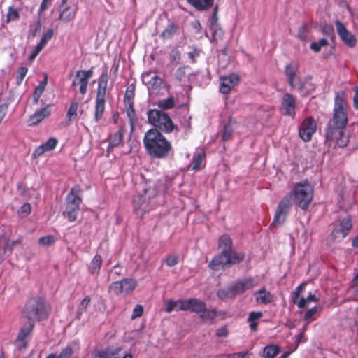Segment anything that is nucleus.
I'll use <instances>...</instances> for the list:
<instances>
[{
	"mask_svg": "<svg viewBox=\"0 0 358 358\" xmlns=\"http://www.w3.org/2000/svg\"><path fill=\"white\" fill-rule=\"evenodd\" d=\"M50 312V306L40 297L31 298L27 302L24 310V339L32 331L35 321L47 318Z\"/></svg>",
	"mask_w": 358,
	"mask_h": 358,
	"instance_id": "nucleus-2",
	"label": "nucleus"
},
{
	"mask_svg": "<svg viewBox=\"0 0 358 358\" xmlns=\"http://www.w3.org/2000/svg\"><path fill=\"white\" fill-rule=\"evenodd\" d=\"M122 136L123 132L121 130H118L117 131L115 132L108 138L109 146L110 148L117 146L122 142Z\"/></svg>",
	"mask_w": 358,
	"mask_h": 358,
	"instance_id": "nucleus-35",
	"label": "nucleus"
},
{
	"mask_svg": "<svg viewBox=\"0 0 358 358\" xmlns=\"http://www.w3.org/2000/svg\"><path fill=\"white\" fill-rule=\"evenodd\" d=\"M122 348L119 347H110L99 351L96 358H119L122 354Z\"/></svg>",
	"mask_w": 358,
	"mask_h": 358,
	"instance_id": "nucleus-25",
	"label": "nucleus"
},
{
	"mask_svg": "<svg viewBox=\"0 0 358 358\" xmlns=\"http://www.w3.org/2000/svg\"><path fill=\"white\" fill-rule=\"evenodd\" d=\"M262 317V313L260 311L255 312L252 311L250 313L248 322L250 324V327L254 331L257 330V320H259Z\"/></svg>",
	"mask_w": 358,
	"mask_h": 358,
	"instance_id": "nucleus-31",
	"label": "nucleus"
},
{
	"mask_svg": "<svg viewBox=\"0 0 358 358\" xmlns=\"http://www.w3.org/2000/svg\"><path fill=\"white\" fill-rule=\"evenodd\" d=\"M292 205V196H285L280 202L275 211V217L272 224L278 225L282 224L285 220L288 211Z\"/></svg>",
	"mask_w": 358,
	"mask_h": 358,
	"instance_id": "nucleus-10",
	"label": "nucleus"
},
{
	"mask_svg": "<svg viewBox=\"0 0 358 358\" xmlns=\"http://www.w3.org/2000/svg\"><path fill=\"white\" fill-rule=\"evenodd\" d=\"M51 4V0H43L39 7L38 13H41L45 10Z\"/></svg>",
	"mask_w": 358,
	"mask_h": 358,
	"instance_id": "nucleus-62",
	"label": "nucleus"
},
{
	"mask_svg": "<svg viewBox=\"0 0 358 358\" xmlns=\"http://www.w3.org/2000/svg\"><path fill=\"white\" fill-rule=\"evenodd\" d=\"M219 248L221 252L229 254H242L232 250V241L231 238L226 234L222 235L219 239Z\"/></svg>",
	"mask_w": 358,
	"mask_h": 358,
	"instance_id": "nucleus-24",
	"label": "nucleus"
},
{
	"mask_svg": "<svg viewBox=\"0 0 358 358\" xmlns=\"http://www.w3.org/2000/svg\"><path fill=\"white\" fill-rule=\"evenodd\" d=\"M43 48L37 44V45H36V47L34 48V51L29 55V60L33 61L38 55V53L42 50Z\"/></svg>",
	"mask_w": 358,
	"mask_h": 358,
	"instance_id": "nucleus-61",
	"label": "nucleus"
},
{
	"mask_svg": "<svg viewBox=\"0 0 358 358\" xmlns=\"http://www.w3.org/2000/svg\"><path fill=\"white\" fill-rule=\"evenodd\" d=\"M41 29V24L39 22H36L31 27V29L30 30V34L31 36H35L36 33L39 31Z\"/></svg>",
	"mask_w": 358,
	"mask_h": 358,
	"instance_id": "nucleus-63",
	"label": "nucleus"
},
{
	"mask_svg": "<svg viewBox=\"0 0 358 358\" xmlns=\"http://www.w3.org/2000/svg\"><path fill=\"white\" fill-rule=\"evenodd\" d=\"M136 287V281L133 279H124L116 281L110 285V290L116 295H126Z\"/></svg>",
	"mask_w": 358,
	"mask_h": 358,
	"instance_id": "nucleus-13",
	"label": "nucleus"
},
{
	"mask_svg": "<svg viewBox=\"0 0 358 358\" xmlns=\"http://www.w3.org/2000/svg\"><path fill=\"white\" fill-rule=\"evenodd\" d=\"M205 157V154L203 152H199L196 154L192 159L189 167L192 168L194 171H197L201 168L203 159Z\"/></svg>",
	"mask_w": 358,
	"mask_h": 358,
	"instance_id": "nucleus-36",
	"label": "nucleus"
},
{
	"mask_svg": "<svg viewBox=\"0 0 358 358\" xmlns=\"http://www.w3.org/2000/svg\"><path fill=\"white\" fill-rule=\"evenodd\" d=\"M53 35V30L49 29L45 34H43L41 41L38 43L42 48H44L47 42L52 38Z\"/></svg>",
	"mask_w": 358,
	"mask_h": 358,
	"instance_id": "nucleus-52",
	"label": "nucleus"
},
{
	"mask_svg": "<svg viewBox=\"0 0 358 358\" xmlns=\"http://www.w3.org/2000/svg\"><path fill=\"white\" fill-rule=\"evenodd\" d=\"M296 107V99L292 94L286 93L283 95L281 101V112L283 115L292 118L295 116Z\"/></svg>",
	"mask_w": 358,
	"mask_h": 358,
	"instance_id": "nucleus-17",
	"label": "nucleus"
},
{
	"mask_svg": "<svg viewBox=\"0 0 358 358\" xmlns=\"http://www.w3.org/2000/svg\"><path fill=\"white\" fill-rule=\"evenodd\" d=\"M292 193L294 200L301 208H308L313 196V189L308 182H299L294 185Z\"/></svg>",
	"mask_w": 358,
	"mask_h": 358,
	"instance_id": "nucleus-6",
	"label": "nucleus"
},
{
	"mask_svg": "<svg viewBox=\"0 0 358 358\" xmlns=\"http://www.w3.org/2000/svg\"><path fill=\"white\" fill-rule=\"evenodd\" d=\"M297 67L296 66L290 64L286 66L285 73L289 85H292L296 82L297 78L300 77L296 76Z\"/></svg>",
	"mask_w": 358,
	"mask_h": 358,
	"instance_id": "nucleus-27",
	"label": "nucleus"
},
{
	"mask_svg": "<svg viewBox=\"0 0 358 358\" xmlns=\"http://www.w3.org/2000/svg\"><path fill=\"white\" fill-rule=\"evenodd\" d=\"M90 302V297L86 296L79 303L76 312V317L80 319L82 315L87 310L88 305Z\"/></svg>",
	"mask_w": 358,
	"mask_h": 358,
	"instance_id": "nucleus-37",
	"label": "nucleus"
},
{
	"mask_svg": "<svg viewBox=\"0 0 358 358\" xmlns=\"http://www.w3.org/2000/svg\"><path fill=\"white\" fill-rule=\"evenodd\" d=\"M344 93L339 92L335 97L334 115L325 129L326 142L331 145L335 142L340 148H345L350 141V136L345 134V126L348 124V115L345 108Z\"/></svg>",
	"mask_w": 358,
	"mask_h": 358,
	"instance_id": "nucleus-1",
	"label": "nucleus"
},
{
	"mask_svg": "<svg viewBox=\"0 0 358 358\" xmlns=\"http://www.w3.org/2000/svg\"><path fill=\"white\" fill-rule=\"evenodd\" d=\"M177 31V27L173 24H169L162 34V36L164 38L172 37Z\"/></svg>",
	"mask_w": 358,
	"mask_h": 358,
	"instance_id": "nucleus-44",
	"label": "nucleus"
},
{
	"mask_svg": "<svg viewBox=\"0 0 358 358\" xmlns=\"http://www.w3.org/2000/svg\"><path fill=\"white\" fill-rule=\"evenodd\" d=\"M206 303L197 299H190L185 300V310H189L196 313H200L205 309Z\"/></svg>",
	"mask_w": 358,
	"mask_h": 358,
	"instance_id": "nucleus-22",
	"label": "nucleus"
},
{
	"mask_svg": "<svg viewBox=\"0 0 358 358\" xmlns=\"http://www.w3.org/2000/svg\"><path fill=\"white\" fill-rule=\"evenodd\" d=\"M233 132V127L231 124V123H229L224 127L223 134H222V139L224 141H228L230 139L231 134Z\"/></svg>",
	"mask_w": 358,
	"mask_h": 358,
	"instance_id": "nucleus-53",
	"label": "nucleus"
},
{
	"mask_svg": "<svg viewBox=\"0 0 358 358\" xmlns=\"http://www.w3.org/2000/svg\"><path fill=\"white\" fill-rule=\"evenodd\" d=\"M19 14L16 9L10 7L8 8L7 15H6V21L7 22L12 21V20H16L19 18Z\"/></svg>",
	"mask_w": 358,
	"mask_h": 358,
	"instance_id": "nucleus-51",
	"label": "nucleus"
},
{
	"mask_svg": "<svg viewBox=\"0 0 358 358\" xmlns=\"http://www.w3.org/2000/svg\"><path fill=\"white\" fill-rule=\"evenodd\" d=\"M50 106L46 105L43 108L37 110L28 120L29 126H34L42 122L45 117L50 115Z\"/></svg>",
	"mask_w": 358,
	"mask_h": 358,
	"instance_id": "nucleus-20",
	"label": "nucleus"
},
{
	"mask_svg": "<svg viewBox=\"0 0 358 358\" xmlns=\"http://www.w3.org/2000/svg\"><path fill=\"white\" fill-rule=\"evenodd\" d=\"M105 102L106 101H96L94 118L96 123L100 121L103 115L105 110Z\"/></svg>",
	"mask_w": 358,
	"mask_h": 358,
	"instance_id": "nucleus-34",
	"label": "nucleus"
},
{
	"mask_svg": "<svg viewBox=\"0 0 358 358\" xmlns=\"http://www.w3.org/2000/svg\"><path fill=\"white\" fill-rule=\"evenodd\" d=\"M279 352V347L277 345H269L264 348L262 357L264 358H274Z\"/></svg>",
	"mask_w": 358,
	"mask_h": 358,
	"instance_id": "nucleus-33",
	"label": "nucleus"
},
{
	"mask_svg": "<svg viewBox=\"0 0 358 358\" xmlns=\"http://www.w3.org/2000/svg\"><path fill=\"white\" fill-rule=\"evenodd\" d=\"M243 259V254H229L221 252L210 262L208 266L213 271H218L225 266L238 264Z\"/></svg>",
	"mask_w": 358,
	"mask_h": 358,
	"instance_id": "nucleus-9",
	"label": "nucleus"
},
{
	"mask_svg": "<svg viewBox=\"0 0 358 358\" xmlns=\"http://www.w3.org/2000/svg\"><path fill=\"white\" fill-rule=\"evenodd\" d=\"M142 82L148 90L158 89L162 84V79L159 76L156 70L150 69L145 71L141 76Z\"/></svg>",
	"mask_w": 358,
	"mask_h": 358,
	"instance_id": "nucleus-14",
	"label": "nucleus"
},
{
	"mask_svg": "<svg viewBox=\"0 0 358 358\" xmlns=\"http://www.w3.org/2000/svg\"><path fill=\"white\" fill-rule=\"evenodd\" d=\"M48 83L47 75H45L43 80L36 87L34 92L32 95V100L34 103H36L43 93Z\"/></svg>",
	"mask_w": 358,
	"mask_h": 358,
	"instance_id": "nucleus-26",
	"label": "nucleus"
},
{
	"mask_svg": "<svg viewBox=\"0 0 358 358\" xmlns=\"http://www.w3.org/2000/svg\"><path fill=\"white\" fill-rule=\"evenodd\" d=\"M200 317L204 321H213L216 317V311L215 310H208L206 309V306H205V309L201 313H200Z\"/></svg>",
	"mask_w": 358,
	"mask_h": 358,
	"instance_id": "nucleus-39",
	"label": "nucleus"
},
{
	"mask_svg": "<svg viewBox=\"0 0 358 358\" xmlns=\"http://www.w3.org/2000/svg\"><path fill=\"white\" fill-rule=\"evenodd\" d=\"M108 75L107 71L102 73L99 78L98 87L101 89H106L108 85Z\"/></svg>",
	"mask_w": 358,
	"mask_h": 358,
	"instance_id": "nucleus-50",
	"label": "nucleus"
},
{
	"mask_svg": "<svg viewBox=\"0 0 358 358\" xmlns=\"http://www.w3.org/2000/svg\"><path fill=\"white\" fill-rule=\"evenodd\" d=\"M187 1L196 9L200 10L208 9L213 3V0H187Z\"/></svg>",
	"mask_w": 358,
	"mask_h": 358,
	"instance_id": "nucleus-28",
	"label": "nucleus"
},
{
	"mask_svg": "<svg viewBox=\"0 0 358 358\" xmlns=\"http://www.w3.org/2000/svg\"><path fill=\"white\" fill-rule=\"evenodd\" d=\"M317 124L312 117L305 119L301 123L299 134L300 137L306 142L309 141L313 134L316 131Z\"/></svg>",
	"mask_w": 358,
	"mask_h": 358,
	"instance_id": "nucleus-15",
	"label": "nucleus"
},
{
	"mask_svg": "<svg viewBox=\"0 0 358 358\" xmlns=\"http://www.w3.org/2000/svg\"><path fill=\"white\" fill-rule=\"evenodd\" d=\"M175 100L173 97L162 99L157 102L158 107L162 110L171 109L175 106Z\"/></svg>",
	"mask_w": 358,
	"mask_h": 358,
	"instance_id": "nucleus-38",
	"label": "nucleus"
},
{
	"mask_svg": "<svg viewBox=\"0 0 358 358\" xmlns=\"http://www.w3.org/2000/svg\"><path fill=\"white\" fill-rule=\"evenodd\" d=\"M183 306H185V300H179L176 301L169 300L166 303V311L169 313L173 310H185V308H182Z\"/></svg>",
	"mask_w": 358,
	"mask_h": 358,
	"instance_id": "nucleus-29",
	"label": "nucleus"
},
{
	"mask_svg": "<svg viewBox=\"0 0 358 358\" xmlns=\"http://www.w3.org/2000/svg\"><path fill=\"white\" fill-rule=\"evenodd\" d=\"M302 95H308L315 90V85L311 82V77L307 76L303 78H297L296 82L292 85Z\"/></svg>",
	"mask_w": 358,
	"mask_h": 358,
	"instance_id": "nucleus-18",
	"label": "nucleus"
},
{
	"mask_svg": "<svg viewBox=\"0 0 358 358\" xmlns=\"http://www.w3.org/2000/svg\"><path fill=\"white\" fill-rule=\"evenodd\" d=\"M157 194V190L153 184L149 183L144 185L142 190L134 199V213L138 216H143L153 208L157 204L155 201Z\"/></svg>",
	"mask_w": 358,
	"mask_h": 358,
	"instance_id": "nucleus-4",
	"label": "nucleus"
},
{
	"mask_svg": "<svg viewBox=\"0 0 358 358\" xmlns=\"http://www.w3.org/2000/svg\"><path fill=\"white\" fill-rule=\"evenodd\" d=\"M76 15V11H71L69 8H64L59 13V18L62 20L70 21L74 18Z\"/></svg>",
	"mask_w": 358,
	"mask_h": 358,
	"instance_id": "nucleus-41",
	"label": "nucleus"
},
{
	"mask_svg": "<svg viewBox=\"0 0 358 358\" xmlns=\"http://www.w3.org/2000/svg\"><path fill=\"white\" fill-rule=\"evenodd\" d=\"M55 242V236L52 235H48L43 237H41L38 240V243L41 245L43 246H50L52 244H54Z\"/></svg>",
	"mask_w": 358,
	"mask_h": 358,
	"instance_id": "nucleus-48",
	"label": "nucleus"
},
{
	"mask_svg": "<svg viewBox=\"0 0 358 358\" xmlns=\"http://www.w3.org/2000/svg\"><path fill=\"white\" fill-rule=\"evenodd\" d=\"M303 285H300L296 288V289L293 292L292 301L294 303H296L298 301V300L300 299L299 295H300V293L303 291Z\"/></svg>",
	"mask_w": 358,
	"mask_h": 358,
	"instance_id": "nucleus-57",
	"label": "nucleus"
},
{
	"mask_svg": "<svg viewBox=\"0 0 358 358\" xmlns=\"http://www.w3.org/2000/svg\"><path fill=\"white\" fill-rule=\"evenodd\" d=\"M257 285V281L252 278H247L236 280L225 288L217 291V295L220 299H233L243 294Z\"/></svg>",
	"mask_w": 358,
	"mask_h": 358,
	"instance_id": "nucleus-5",
	"label": "nucleus"
},
{
	"mask_svg": "<svg viewBox=\"0 0 358 358\" xmlns=\"http://www.w3.org/2000/svg\"><path fill=\"white\" fill-rule=\"evenodd\" d=\"M239 78L236 74H230L220 78V91L227 94L238 84Z\"/></svg>",
	"mask_w": 358,
	"mask_h": 358,
	"instance_id": "nucleus-19",
	"label": "nucleus"
},
{
	"mask_svg": "<svg viewBox=\"0 0 358 358\" xmlns=\"http://www.w3.org/2000/svg\"><path fill=\"white\" fill-rule=\"evenodd\" d=\"M143 142L148 152L153 157H165L171 150V143L156 129H151L145 133Z\"/></svg>",
	"mask_w": 358,
	"mask_h": 358,
	"instance_id": "nucleus-3",
	"label": "nucleus"
},
{
	"mask_svg": "<svg viewBox=\"0 0 358 358\" xmlns=\"http://www.w3.org/2000/svg\"><path fill=\"white\" fill-rule=\"evenodd\" d=\"M106 94V89H101V88L98 87L96 101H106V99H105Z\"/></svg>",
	"mask_w": 358,
	"mask_h": 358,
	"instance_id": "nucleus-58",
	"label": "nucleus"
},
{
	"mask_svg": "<svg viewBox=\"0 0 358 358\" xmlns=\"http://www.w3.org/2000/svg\"><path fill=\"white\" fill-rule=\"evenodd\" d=\"M178 256L174 255H170L167 256L166 259V263L168 266L172 267L176 266L178 263Z\"/></svg>",
	"mask_w": 358,
	"mask_h": 358,
	"instance_id": "nucleus-55",
	"label": "nucleus"
},
{
	"mask_svg": "<svg viewBox=\"0 0 358 358\" xmlns=\"http://www.w3.org/2000/svg\"><path fill=\"white\" fill-rule=\"evenodd\" d=\"M150 124L166 132H171L174 124L167 113L157 109L150 110L147 113Z\"/></svg>",
	"mask_w": 358,
	"mask_h": 358,
	"instance_id": "nucleus-7",
	"label": "nucleus"
},
{
	"mask_svg": "<svg viewBox=\"0 0 358 358\" xmlns=\"http://www.w3.org/2000/svg\"><path fill=\"white\" fill-rule=\"evenodd\" d=\"M169 59L171 63L178 64L180 61V53L178 50L173 49L170 52Z\"/></svg>",
	"mask_w": 358,
	"mask_h": 358,
	"instance_id": "nucleus-49",
	"label": "nucleus"
},
{
	"mask_svg": "<svg viewBox=\"0 0 358 358\" xmlns=\"http://www.w3.org/2000/svg\"><path fill=\"white\" fill-rule=\"evenodd\" d=\"M250 353L248 351L241 352L230 355L229 358H249Z\"/></svg>",
	"mask_w": 358,
	"mask_h": 358,
	"instance_id": "nucleus-60",
	"label": "nucleus"
},
{
	"mask_svg": "<svg viewBox=\"0 0 358 358\" xmlns=\"http://www.w3.org/2000/svg\"><path fill=\"white\" fill-rule=\"evenodd\" d=\"M187 67H180L176 72V77L180 81H185Z\"/></svg>",
	"mask_w": 358,
	"mask_h": 358,
	"instance_id": "nucleus-54",
	"label": "nucleus"
},
{
	"mask_svg": "<svg viewBox=\"0 0 358 358\" xmlns=\"http://www.w3.org/2000/svg\"><path fill=\"white\" fill-rule=\"evenodd\" d=\"M92 75L93 71L92 69L87 71H77L75 78L72 82V86L78 87L80 93L83 95L87 93L89 80L92 78Z\"/></svg>",
	"mask_w": 358,
	"mask_h": 358,
	"instance_id": "nucleus-11",
	"label": "nucleus"
},
{
	"mask_svg": "<svg viewBox=\"0 0 358 358\" xmlns=\"http://www.w3.org/2000/svg\"><path fill=\"white\" fill-rule=\"evenodd\" d=\"M78 108V102H72L66 113V117L69 121L75 120L77 117V110Z\"/></svg>",
	"mask_w": 358,
	"mask_h": 358,
	"instance_id": "nucleus-40",
	"label": "nucleus"
},
{
	"mask_svg": "<svg viewBox=\"0 0 358 358\" xmlns=\"http://www.w3.org/2000/svg\"><path fill=\"white\" fill-rule=\"evenodd\" d=\"M72 352L71 348L66 347L59 355L50 354L46 358H69Z\"/></svg>",
	"mask_w": 358,
	"mask_h": 358,
	"instance_id": "nucleus-43",
	"label": "nucleus"
},
{
	"mask_svg": "<svg viewBox=\"0 0 358 358\" xmlns=\"http://www.w3.org/2000/svg\"><path fill=\"white\" fill-rule=\"evenodd\" d=\"M216 335L220 338H226L228 336V329L226 326L218 328L216 331Z\"/></svg>",
	"mask_w": 358,
	"mask_h": 358,
	"instance_id": "nucleus-59",
	"label": "nucleus"
},
{
	"mask_svg": "<svg viewBox=\"0 0 358 358\" xmlns=\"http://www.w3.org/2000/svg\"><path fill=\"white\" fill-rule=\"evenodd\" d=\"M317 312V306H315L308 310H307L303 316V320L307 322V323H310V322L315 320V315Z\"/></svg>",
	"mask_w": 358,
	"mask_h": 358,
	"instance_id": "nucleus-46",
	"label": "nucleus"
},
{
	"mask_svg": "<svg viewBox=\"0 0 358 358\" xmlns=\"http://www.w3.org/2000/svg\"><path fill=\"white\" fill-rule=\"evenodd\" d=\"M81 203L80 189L78 186L71 188L66 196V206L65 213L69 222L76 220Z\"/></svg>",
	"mask_w": 358,
	"mask_h": 358,
	"instance_id": "nucleus-8",
	"label": "nucleus"
},
{
	"mask_svg": "<svg viewBox=\"0 0 358 358\" xmlns=\"http://www.w3.org/2000/svg\"><path fill=\"white\" fill-rule=\"evenodd\" d=\"M143 306L139 304L136 305L133 310L131 319L134 320V319L141 317L143 315Z\"/></svg>",
	"mask_w": 358,
	"mask_h": 358,
	"instance_id": "nucleus-56",
	"label": "nucleus"
},
{
	"mask_svg": "<svg viewBox=\"0 0 358 358\" xmlns=\"http://www.w3.org/2000/svg\"><path fill=\"white\" fill-rule=\"evenodd\" d=\"M352 227V221L350 217L344 218L340 224L332 231L330 238L333 241H340L344 238Z\"/></svg>",
	"mask_w": 358,
	"mask_h": 358,
	"instance_id": "nucleus-16",
	"label": "nucleus"
},
{
	"mask_svg": "<svg viewBox=\"0 0 358 358\" xmlns=\"http://www.w3.org/2000/svg\"><path fill=\"white\" fill-rule=\"evenodd\" d=\"M127 116L129 119L131 127H133L136 121V113L134 109V104L131 106H125Z\"/></svg>",
	"mask_w": 358,
	"mask_h": 358,
	"instance_id": "nucleus-47",
	"label": "nucleus"
},
{
	"mask_svg": "<svg viewBox=\"0 0 358 358\" xmlns=\"http://www.w3.org/2000/svg\"><path fill=\"white\" fill-rule=\"evenodd\" d=\"M355 94L353 98L354 107L358 108V87L355 88Z\"/></svg>",
	"mask_w": 358,
	"mask_h": 358,
	"instance_id": "nucleus-64",
	"label": "nucleus"
},
{
	"mask_svg": "<svg viewBox=\"0 0 358 358\" xmlns=\"http://www.w3.org/2000/svg\"><path fill=\"white\" fill-rule=\"evenodd\" d=\"M327 44H328L327 40L325 38H322L317 42H313L310 44V48L314 52H318L321 50V48L322 47L327 45Z\"/></svg>",
	"mask_w": 358,
	"mask_h": 358,
	"instance_id": "nucleus-45",
	"label": "nucleus"
},
{
	"mask_svg": "<svg viewBox=\"0 0 358 358\" xmlns=\"http://www.w3.org/2000/svg\"><path fill=\"white\" fill-rule=\"evenodd\" d=\"M319 298L314 294L310 293L306 298H301L296 303L299 308H305L308 306L310 302H317Z\"/></svg>",
	"mask_w": 358,
	"mask_h": 358,
	"instance_id": "nucleus-32",
	"label": "nucleus"
},
{
	"mask_svg": "<svg viewBox=\"0 0 358 358\" xmlns=\"http://www.w3.org/2000/svg\"><path fill=\"white\" fill-rule=\"evenodd\" d=\"M255 302L259 305H267L273 301V294L268 292L265 287L254 292Z\"/></svg>",
	"mask_w": 358,
	"mask_h": 358,
	"instance_id": "nucleus-21",
	"label": "nucleus"
},
{
	"mask_svg": "<svg viewBox=\"0 0 358 358\" xmlns=\"http://www.w3.org/2000/svg\"><path fill=\"white\" fill-rule=\"evenodd\" d=\"M134 87H129L126 90V93L124 98V106H131V104H134Z\"/></svg>",
	"mask_w": 358,
	"mask_h": 358,
	"instance_id": "nucleus-42",
	"label": "nucleus"
},
{
	"mask_svg": "<svg viewBox=\"0 0 358 358\" xmlns=\"http://www.w3.org/2000/svg\"><path fill=\"white\" fill-rule=\"evenodd\" d=\"M336 29L341 41L349 48H354L357 45V38L355 36L349 31L345 25L340 20L335 22Z\"/></svg>",
	"mask_w": 358,
	"mask_h": 358,
	"instance_id": "nucleus-12",
	"label": "nucleus"
},
{
	"mask_svg": "<svg viewBox=\"0 0 358 358\" xmlns=\"http://www.w3.org/2000/svg\"><path fill=\"white\" fill-rule=\"evenodd\" d=\"M101 263H102V259H101V255H96L90 264V266H89L90 272L94 275L98 274L99 273V271L101 268Z\"/></svg>",
	"mask_w": 358,
	"mask_h": 358,
	"instance_id": "nucleus-30",
	"label": "nucleus"
},
{
	"mask_svg": "<svg viewBox=\"0 0 358 358\" xmlns=\"http://www.w3.org/2000/svg\"><path fill=\"white\" fill-rule=\"evenodd\" d=\"M58 140L55 137L50 138L45 143L37 147L33 152L34 157H38L45 152L51 151L55 148Z\"/></svg>",
	"mask_w": 358,
	"mask_h": 358,
	"instance_id": "nucleus-23",
	"label": "nucleus"
}]
</instances>
